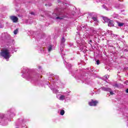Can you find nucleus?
<instances>
[{"label": "nucleus", "mask_w": 128, "mask_h": 128, "mask_svg": "<svg viewBox=\"0 0 128 128\" xmlns=\"http://www.w3.org/2000/svg\"><path fill=\"white\" fill-rule=\"evenodd\" d=\"M22 78H26L29 82L32 84H36L38 78H40V75L38 74H34V73L30 72V70L26 67H24L22 70Z\"/></svg>", "instance_id": "nucleus-1"}, {"label": "nucleus", "mask_w": 128, "mask_h": 128, "mask_svg": "<svg viewBox=\"0 0 128 128\" xmlns=\"http://www.w3.org/2000/svg\"><path fill=\"white\" fill-rule=\"evenodd\" d=\"M16 110L14 108H11L8 110L7 114H0V124L1 126H6L8 125V122L6 120L10 118H14L16 116Z\"/></svg>", "instance_id": "nucleus-2"}, {"label": "nucleus", "mask_w": 128, "mask_h": 128, "mask_svg": "<svg viewBox=\"0 0 128 128\" xmlns=\"http://www.w3.org/2000/svg\"><path fill=\"white\" fill-rule=\"evenodd\" d=\"M50 18L53 20H62L64 18H68V16L65 14L64 8H56L52 15H50Z\"/></svg>", "instance_id": "nucleus-3"}, {"label": "nucleus", "mask_w": 128, "mask_h": 128, "mask_svg": "<svg viewBox=\"0 0 128 128\" xmlns=\"http://www.w3.org/2000/svg\"><path fill=\"white\" fill-rule=\"evenodd\" d=\"M0 38L7 44V46H10L14 44V40L10 38V35L8 32L2 33L0 36Z\"/></svg>", "instance_id": "nucleus-4"}, {"label": "nucleus", "mask_w": 128, "mask_h": 128, "mask_svg": "<svg viewBox=\"0 0 128 128\" xmlns=\"http://www.w3.org/2000/svg\"><path fill=\"white\" fill-rule=\"evenodd\" d=\"M0 56L4 58L6 60H8V59L11 56L10 51L8 49H5L3 51H2L0 53Z\"/></svg>", "instance_id": "nucleus-5"}, {"label": "nucleus", "mask_w": 128, "mask_h": 128, "mask_svg": "<svg viewBox=\"0 0 128 128\" xmlns=\"http://www.w3.org/2000/svg\"><path fill=\"white\" fill-rule=\"evenodd\" d=\"M79 78L80 80H81L84 84H90V78L86 75L81 76Z\"/></svg>", "instance_id": "nucleus-6"}, {"label": "nucleus", "mask_w": 128, "mask_h": 128, "mask_svg": "<svg viewBox=\"0 0 128 128\" xmlns=\"http://www.w3.org/2000/svg\"><path fill=\"white\" fill-rule=\"evenodd\" d=\"M60 77H58V76L54 75V74H50V77L49 78V80H50V82H54V80H59Z\"/></svg>", "instance_id": "nucleus-7"}, {"label": "nucleus", "mask_w": 128, "mask_h": 128, "mask_svg": "<svg viewBox=\"0 0 128 128\" xmlns=\"http://www.w3.org/2000/svg\"><path fill=\"white\" fill-rule=\"evenodd\" d=\"M88 26V24H82L80 26H78L77 28V30H86V27Z\"/></svg>", "instance_id": "nucleus-8"}, {"label": "nucleus", "mask_w": 128, "mask_h": 128, "mask_svg": "<svg viewBox=\"0 0 128 128\" xmlns=\"http://www.w3.org/2000/svg\"><path fill=\"white\" fill-rule=\"evenodd\" d=\"M10 18L13 22H18V18L14 16H10Z\"/></svg>", "instance_id": "nucleus-9"}, {"label": "nucleus", "mask_w": 128, "mask_h": 128, "mask_svg": "<svg viewBox=\"0 0 128 128\" xmlns=\"http://www.w3.org/2000/svg\"><path fill=\"white\" fill-rule=\"evenodd\" d=\"M64 42H66V39H64V38L63 37L61 39L60 48H64Z\"/></svg>", "instance_id": "nucleus-10"}, {"label": "nucleus", "mask_w": 128, "mask_h": 128, "mask_svg": "<svg viewBox=\"0 0 128 128\" xmlns=\"http://www.w3.org/2000/svg\"><path fill=\"white\" fill-rule=\"evenodd\" d=\"M98 102L96 100H91V102H89V105L90 106H96V104H98Z\"/></svg>", "instance_id": "nucleus-11"}, {"label": "nucleus", "mask_w": 128, "mask_h": 128, "mask_svg": "<svg viewBox=\"0 0 128 128\" xmlns=\"http://www.w3.org/2000/svg\"><path fill=\"white\" fill-rule=\"evenodd\" d=\"M64 64H66V68L68 69V70H70V68H72V64H68V63H67L66 62L64 61Z\"/></svg>", "instance_id": "nucleus-12"}, {"label": "nucleus", "mask_w": 128, "mask_h": 128, "mask_svg": "<svg viewBox=\"0 0 128 128\" xmlns=\"http://www.w3.org/2000/svg\"><path fill=\"white\" fill-rule=\"evenodd\" d=\"M60 50L61 52V56H62V58L63 59L64 58H66V54H64V48H60Z\"/></svg>", "instance_id": "nucleus-13"}, {"label": "nucleus", "mask_w": 128, "mask_h": 128, "mask_svg": "<svg viewBox=\"0 0 128 128\" xmlns=\"http://www.w3.org/2000/svg\"><path fill=\"white\" fill-rule=\"evenodd\" d=\"M101 88L102 90H104V92H109V90H110V88L102 86Z\"/></svg>", "instance_id": "nucleus-14"}, {"label": "nucleus", "mask_w": 128, "mask_h": 128, "mask_svg": "<svg viewBox=\"0 0 128 128\" xmlns=\"http://www.w3.org/2000/svg\"><path fill=\"white\" fill-rule=\"evenodd\" d=\"M108 26L110 27L114 26V21L112 20H110L108 22Z\"/></svg>", "instance_id": "nucleus-15"}, {"label": "nucleus", "mask_w": 128, "mask_h": 128, "mask_svg": "<svg viewBox=\"0 0 128 128\" xmlns=\"http://www.w3.org/2000/svg\"><path fill=\"white\" fill-rule=\"evenodd\" d=\"M110 20L108 18L106 17L103 18V20H104V22L108 23V22H110Z\"/></svg>", "instance_id": "nucleus-16"}, {"label": "nucleus", "mask_w": 128, "mask_h": 128, "mask_svg": "<svg viewBox=\"0 0 128 128\" xmlns=\"http://www.w3.org/2000/svg\"><path fill=\"white\" fill-rule=\"evenodd\" d=\"M59 100H66V96L64 95H61L59 98Z\"/></svg>", "instance_id": "nucleus-17"}, {"label": "nucleus", "mask_w": 128, "mask_h": 128, "mask_svg": "<svg viewBox=\"0 0 128 128\" xmlns=\"http://www.w3.org/2000/svg\"><path fill=\"white\" fill-rule=\"evenodd\" d=\"M90 32H94V34H96V30L94 28H91L90 29Z\"/></svg>", "instance_id": "nucleus-18"}, {"label": "nucleus", "mask_w": 128, "mask_h": 128, "mask_svg": "<svg viewBox=\"0 0 128 128\" xmlns=\"http://www.w3.org/2000/svg\"><path fill=\"white\" fill-rule=\"evenodd\" d=\"M52 92L53 94H58V90L56 88H54L52 89Z\"/></svg>", "instance_id": "nucleus-19"}, {"label": "nucleus", "mask_w": 128, "mask_h": 128, "mask_svg": "<svg viewBox=\"0 0 128 128\" xmlns=\"http://www.w3.org/2000/svg\"><path fill=\"white\" fill-rule=\"evenodd\" d=\"M117 24L118 26H124V23L122 22H117Z\"/></svg>", "instance_id": "nucleus-20"}, {"label": "nucleus", "mask_w": 128, "mask_h": 128, "mask_svg": "<svg viewBox=\"0 0 128 128\" xmlns=\"http://www.w3.org/2000/svg\"><path fill=\"white\" fill-rule=\"evenodd\" d=\"M60 116H64V110H60Z\"/></svg>", "instance_id": "nucleus-21"}, {"label": "nucleus", "mask_w": 128, "mask_h": 128, "mask_svg": "<svg viewBox=\"0 0 128 128\" xmlns=\"http://www.w3.org/2000/svg\"><path fill=\"white\" fill-rule=\"evenodd\" d=\"M52 50V45H50L48 48V52H51Z\"/></svg>", "instance_id": "nucleus-22"}, {"label": "nucleus", "mask_w": 128, "mask_h": 128, "mask_svg": "<svg viewBox=\"0 0 128 128\" xmlns=\"http://www.w3.org/2000/svg\"><path fill=\"white\" fill-rule=\"evenodd\" d=\"M92 20H93L96 22H98V18L96 17L93 16L92 18Z\"/></svg>", "instance_id": "nucleus-23"}, {"label": "nucleus", "mask_w": 128, "mask_h": 128, "mask_svg": "<svg viewBox=\"0 0 128 128\" xmlns=\"http://www.w3.org/2000/svg\"><path fill=\"white\" fill-rule=\"evenodd\" d=\"M128 114L124 113V118H126L127 120H128Z\"/></svg>", "instance_id": "nucleus-24"}, {"label": "nucleus", "mask_w": 128, "mask_h": 128, "mask_svg": "<svg viewBox=\"0 0 128 128\" xmlns=\"http://www.w3.org/2000/svg\"><path fill=\"white\" fill-rule=\"evenodd\" d=\"M18 28H16L14 32V34H18Z\"/></svg>", "instance_id": "nucleus-25"}, {"label": "nucleus", "mask_w": 128, "mask_h": 128, "mask_svg": "<svg viewBox=\"0 0 128 128\" xmlns=\"http://www.w3.org/2000/svg\"><path fill=\"white\" fill-rule=\"evenodd\" d=\"M102 8L106 10H108V7L106 6V4L102 5Z\"/></svg>", "instance_id": "nucleus-26"}, {"label": "nucleus", "mask_w": 128, "mask_h": 128, "mask_svg": "<svg viewBox=\"0 0 128 128\" xmlns=\"http://www.w3.org/2000/svg\"><path fill=\"white\" fill-rule=\"evenodd\" d=\"M110 78V76L108 75H106L104 76V78H106V80H108Z\"/></svg>", "instance_id": "nucleus-27"}, {"label": "nucleus", "mask_w": 128, "mask_h": 128, "mask_svg": "<svg viewBox=\"0 0 128 128\" xmlns=\"http://www.w3.org/2000/svg\"><path fill=\"white\" fill-rule=\"evenodd\" d=\"M19 120H20V122H22V124H24V122H26V120H22V118H19Z\"/></svg>", "instance_id": "nucleus-28"}, {"label": "nucleus", "mask_w": 128, "mask_h": 128, "mask_svg": "<svg viewBox=\"0 0 128 128\" xmlns=\"http://www.w3.org/2000/svg\"><path fill=\"white\" fill-rule=\"evenodd\" d=\"M96 64L98 66V64H100V60H96Z\"/></svg>", "instance_id": "nucleus-29"}, {"label": "nucleus", "mask_w": 128, "mask_h": 128, "mask_svg": "<svg viewBox=\"0 0 128 128\" xmlns=\"http://www.w3.org/2000/svg\"><path fill=\"white\" fill-rule=\"evenodd\" d=\"M108 92H110V94H112V95L114 94V92H112V90L111 88H110V90H109Z\"/></svg>", "instance_id": "nucleus-30"}, {"label": "nucleus", "mask_w": 128, "mask_h": 128, "mask_svg": "<svg viewBox=\"0 0 128 128\" xmlns=\"http://www.w3.org/2000/svg\"><path fill=\"white\" fill-rule=\"evenodd\" d=\"M119 86L120 85H118V84H115L113 86H115L116 88H118Z\"/></svg>", "instance_id": "nucleus-31"}, {"label": "nucleus", "mask_w": 128, "mask_h": 128, "mask_svg": "<svg viewBox=\"0 0 128 128\" xmlns=\"http://www.w3.org/2000/svg\"><path fill=\"white\" fill-rule=\"evenodd\" d=\"M45 6H52V4H51V3H50V4H46Z\"/></svg>", "instance_id": "nucleus-32"}, {"label": "nucleus", "mask_w": 128, "mask_h": 128, "mask_svg": "<svg viewBox=\"0 0 128 128\" xmlns=\"http://www.w3.org/2000/svg\"><path fill=\"white\" fill-rule=\"evenodd\" d=\"M111 34H112V36H114V37L117 36V35H116L114 34H112V33H111Z\"/></svg>", "instance_id": "nucleus-33"}, {"label": "nucleus", "mask_w": 128, "mask_h": 128, "mask_svg": "<svg viewBox=\"0 0 128 128\" xmlns=\"http://www.w3.org/2000/svg\"><path fill=\"white\" fill-rule=\"evenodd\" d=\"M101 34L104 36L106 34V32H101Z\"/></svg>", "instance_id": "nucleus-34"}, {"label": "nucleus", "mask_w": 128, "mask_h": 128, "mask_svg": "<svg viewBox=\"0 0 128 128\" xmlns=\"http://www.w3.org/2000/svg\"><path fill=\"white\" fill-rule=\"evenodd\" d=\"M30 14H32V15H33V16H34V12H32L30 13Z\"/></svg>", "instance_id": "nucleus-35"}, {"label": "nucleus", "mask_w": 128, "mask_h": 128, "mask_svg": "<svg viewBox=\"0 0 128 128\" xmlns=\"http://www.w3.org/2000/svg\"><path fill=\"white\" fill-rule=\"evenodd\" d=\"M74 46V44H70V46Z\"/></svg>", "instance_id": "nucleus-36"}, {"label": "nucleus", "mask_w": 128, "mask_h": 128, "mask_svg": "<svg viewBox=\"0 0 128 128\" xmlns=\"http://www.w3.org/2000/svg\"><path fill=\"white\" fill-rule=\"evenodd\" d=\"M128 82V80H126V82H124V84H127Z\"/></svg>", "instance_id": "nucleus-37"}, {"label": "nucleus", "mask_w": 128, "mask_h": 128, "mask_svg": "<svg viewBox=\"0 0 128 128\" xmlns=\"http://www.w3.org/2000/svg\"><path fill=\"white\" fill-rule=\"evenodd\" d=\"M126 92L127 94H128V88H127V89L126 90Z\"/></svg>", "instance_id": "nucleus-38"}, {"label": "nucleus", "mask_w": 128, "mask_h": 128, "mask_svg": "<svg viewBox=\"0 0 128 128\" xmlns=\"http://www.w3.org/2000/svg\"><path fill=\"white\" fill-rule=\"evenodd\" d=\"M120 12H124V10H120Z\"/></svg>", "instance_id": "nucleus-39"}, {"label": "nucleus", "mask_w": 128, "mask_h": 128, "mask_svg": "<svg viewBox=\"0 0 128 128\" xmlns=\"http://www.w3.org/2000/svg\"><path fill=\"white\" fill-rule=\"evenodd\" d=\"M122 6V5L120 4L119 5V7H118V8H120V7Z\"/></svg>", "instance_id": "nucleus-40"}, {"label": "nucleus", "mask_w": 128, "mask_h": 128, "mask_svg": "<svg viewBox=\"0 0 128 128\" xmlns=\"http://www.w3.org/2000/svg\"><path fill=\"white\" fill-rule=\"evenodd\" d=\"M90 42H92V40H90L89 41V44H90Z\"/></svg>", "instance_id": "nucleus-41"}, {"label": "nucleus", "mask_w": 128, "mask_h": 128, "mask_svg": "<svg viewBox=\"0 0 128 128\" xmlns=\"http://www.w3.org/2000/svg\"><path fill=\"white\" fill-rule=\"evenodd\" d=\"M41 16H42V18H44V16L43 15H41Z\"/></svg>", "instance_id": "nucleus-42"}, {"label": "nucleus", "mask_w": 128, "mask_h": 128, "mask_svg": "<svg viewBox=\"0 0 128 128\" xmlns=\"http://www.w3.org/2000/svg\"><path fill=\"white\" fill-rule=\"evenodd\" d=\"M39 68H42V67H40V66H39Z\"/></svg>", "instance_id": "nucleus-43"}, {"label": "nucleus", "mask_w": 128, "mask_h": 128, "mask_svg": "<svg viewBox=\"0 0 128 128\" xmlns=\"http://www.w3.org/2000/svg\"><path fill=\"white\" fill-rule=\"evenodd\" d=\"M91 72H94V70H92Z\"/></svg>", "instance_id": "nucleus-44"}, {"label": "nucleus", "mask_w": 128, "mask_h": 128, "mask_svg": "<svg viewBox=\"0 0 128 128\" xmlns=\"http://www.w3.org/2000/svg\"><path fill=\"white\" fill-rule=\"evenodd\" d=\"M106 82H108V81H106V80H105Z\"/></svg>", "instance_id": "nucleus-45"}, {"label": "nucleus", "mask_w": 128, "mask_h": 128, "mask_svg": "<svg viewBox=\"0 0 128 128\" xmlns=\"http://www.w3.org/2000/svg\"><path fill=\"white\" fill-rule=\"evenodd\" d=\"M59 4H62V2H59Z\"/></svg>", "instance_id": "nucleus-46"}, {"label": "nucleus", "mask_w": 128, "mask_h": 128, "mask_svg": "<svg viewBox=\"0 0 128 128\" xmlns=\"http://www.w3.org/2000/svg\"><path fill=\"white\" fill-rule=\"evenodd\" d=\"M116 16H118V14L116 15Z\"/></svg>", "instance_id": "nucleus-47"}, {"label": "nucleus", "mask_w": 128, "mask_h": 128, "mask_svg": "<svg viewBox=\"0 0 128 128\" xmlns=\"http://www.w3.org/2000/svg\"><path fill=\"white\" fill-rule=\"evenodd\" d=\"M114 16H116V15H115V14H114Z\"/></svg>", "instance_id": "nucleus-48"}, {"label": "nucleus", "mask_w": 128, "mask_h": 128, "mask_svg": "<svg viewBox=\"0 0 128 128\" xmlns=\"http://www.w3.org/2000/svg\"><path fill=\"white\" fill-rule=\"evenodd\" d=\"M0 28H2V27H0Z\"/></svg>", "instance_id": "nucleus-49"}]
</instances>
